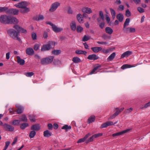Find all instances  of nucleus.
<instances>
[{
	"instance_id": "nucleus-1",
	"label": "nucleus",
	"mask_w": 150,
	"mask_h": 150,
	"mask_svg": "<svg viewBox=\"0 0 150 150\" xmlns=\"http://www.w3.org/2000/svg\"><path fill=\"white\" fill-rule=\"evenodd\" d=\"M0 22L4 24H16L18 23V20L16 18L4 15L0 16Z\"/></svg>"
},
{
	"instance_id": "nucleus-2",
	"label": "nucleus",
	"mask_w": 150,
	"mask_h": 150,
	"mask_svg": "<svg viewBox=\"0 0 150 150\" xmlns=\"http://www.w3.org/2000/svg\"><path fill=\"white\" fill-rule=\"evenodd\" d=\"M28 5V2L25 1H21L15 5L17 7L22 8L20 11L23 13H26L30 11V9L27 7Z\"/></svg>"
},
{
	"instance_id": "nucleus-3",
	"label": "nucleus",
	"mask_w": 150,
	"mask_h": 150,
	"mask_svg": "<svg viewBox=\"0 0 150 150\" xmlns=\"http://www.w3.org/2000/svg\"><path fill=\"white\" fill-rule=\"evenodd\" d=\"M8 34L10 36L14 39H16L19 41H20L21 39L18 37L20 35V33L17 30H16L12 28L9 29L7 30Z\"/></svg>"
},
{
	"instance_id": "nucleus-4",
	"label": "nucleus",
	"mask_w": 150,
	"mask_h": 150,
	"mask_svg": "<svg viewBox=\"0 0 150 150\" xmlns=\"http://www.w3.org/2000/svg\"><path fill=\"white\" fill-rule=\"evenodd\" d=\"M56 43L54 41H49L47 44L43 45L42 46L41 49V51H46L53 49Z\"/></svg>"
},
{
	"instance_id": "nucleus-5",
	"label": "nucleus",
	"mask_w": 150,
	"mask_h": 150,
	"mask_svg": "<svg viewBox=\"0 0 150 150\" xmlns=\"http://www.w3.org/2000/svg\"><path fill=\"white\" fill-rule=\"evenodd\" d=\"M54 58V57L50 56L43 58L41 59V63L43 65H47L52 63Z\"/></svg>"
},
{
	"instance_id": "nucleus-6",
	"label": "nucleus",
	"mask_w": 150,
	"mask_h": 150,
	"mask_svg": "<svg viewBox=\"0 0 150 150\" xmlns=\"http://www.w3.org/2000/svg\"><path fill=\"white\" fill-rule=\"evenodd\" d=\"M13 28L18 31L19 33H20V32L25 34L27 32V31L26 30L18 25H14Z\"/></svg>"
},
{
	"instance_id": "nucleus-7",
	"label": "nucleus",
	"mask_w": 150,
	"mask_h": 150,
	"mask_svg": "<svg viewBox=\"0 0 150 150\" xmlns=\"http://www.w3.org/2000/svg\"><path fill=\"white\" fill-rule=\"evenodd\" d=\"M60 5V4L57 2L53 3L52 4L51 7L49 9V11L50 12L54 11Z\"/></svg>"
},
{
	"instance_id": "nucleus-8",
	"label": "nucleus",
	"mask_w": 150,
	"mask_h": 150,
	"mask_svg": "<svg viewBox=\"0 0 150 150\" xmlns=\"http://www.w3.org/2000/svg\"><path fill=\"white\" fill-rule=\"evenodd\" d=\"M4 129L7 131L12 132L14 129L13 127L11 125L5 123L3 125Z\"/></svg>"
},
{
	"instance_id": "nucleus-9",
	"label": "nucleus",
	"mask_w": 150,
	"mask_h": 150,
	"mask_svg": "<svg viewBox=\"0 0 150 150\" xmlns=\"http://www.w3.org/2000/svg\"><path fill=\"white\" fill-rule=\"evenodd\" d=\"M8 14H13L14 15H17L18 13L19 10L17 9L11 8H8Z\"/></svg>"
},
{
	"instance_id": "nucleus-10",
	"label": "nucleus",
	"mask_w": 150,
	"mask_h": 150,
	"mask_svg": "<svg viewBox=\"0 0 150 150\" xmlns=\"http://www.w3.org/2000/svg\"><path fill=\"white\" fill-rule=\"evenodd\" d=\"M123 30L125 33H132L135 32V29L134 28H126V27L123 28Z\"/></svg>"
},
{
	"instance_id": "nucleus-11",
	"label": "nucleus",
	"mask_w": 150,
	"mask_h": 150,
	"mask_svg": "<svg viewBox=\"0 0 150 150\" xmlns=\"http://www.w3.org/2000/svg\"><path fill=\"white\" fill-rule=\"evenodd\" d=\"M16 106L18 109L17 110L16 112L17 114H20L23 112L24 110V108L23 106L19 104L16 105Z\"/></svg>"
},
{
	"instance_id": "nucleus-12",
	"label": "nucleus",
	"mask_w": 150,
	"mask_h": 150,
	"mask_svg": "<svg viewBox=\"0 0 150 150\" xmlns=\"http://www.w3.org/2000/svg\"><path fill=\"white\" fill-rule=\"evenodd\" d=\"M129 130H130V129H127L126 130H123L121 132H118L117 133L113 134H112V136L113 137H115L116 136H119L120 135H122L124 134H125V133L128 132H129Z\"/></svg>"
},
{
	"instance_id": "nucleus-13",
	"label": "nucleus",
	"mask_w": 150,
	"mask_h": 150,
	"mask_svg": "<svg viewBox=\"0 0 150 150\" xmlns=\"http://www.w3.org/2000/svg\"><path fill=\"white\" fill-rule=\"evenodd\" d=\"M98 58L99 57L95 54L89 55L87 57V59L90 60H95L98 59Z\"/></svg>"
},
{
	"instance_id": "nucleus-14",
	"label": "nucleus",
	"mask_w": 150,
	"mask_h": 150,
	"mask_svg": "<svg viewBox=\"0 0 150 150\" xmlns=\"http://www.w3.org/2000/svg\"><path fill=\"white\" fill-rule=\"evenodd\" d=\"M113 122L112 121H107L106 122L100 126L101 128H106L108 126L112 125Z\"/></svg>"
},
{
	"instance_id": "nucleus-15",
	"label": "nucleus",
	"mask_w": 150,
	"mask_h": 150,
	"mask_svg": "<svg viewBox=\"0 0 150 150\" xmlns=\"http://www.w3.org/2000/svg\"><path fill=\"white\" fill-rule=\"evenodd\" d=\"M91 135V134H90V133H88L83 138L79 139L77 141V143H79L84 142L89 137V136Z\"/></svg>"
},
{
	"instance_id": "nucleus-16",
	"label": "nucleus",
	"mask_w": 150,
	"mask_h": 150,
	"mask_svg": "<svg viewBox=\"0 0 150 150\" xmlns=\"http://www.w3.org/2000/svg\"><path fill=\"white\" fill-rule=\"evenodd\" d=\"M76 18L78 21L80 23H83V18L82 15L80 13L78 14L76 16Z\"/></svg>"
},
{
	"instance_id": "nucleus-17",
	"label": "nucleus",
	"mask_w": 150,
	"mask_h": 150,
	"mask_svg": "<svg viewBox=\"0 0 150 150\" xmlns=\"http://www.w3.org/2000/svg\"><path fill=\"white\" fill-rule=\"evenodd\" d=\"M82 11L83 13H86L88 14H90L92 12L91 9L87 7L83 8Z\"/></svg>"
},
{
	"instance_id": "nucleus-18",
	"label": "nucleus",
	"mask_w": 150,
	"mask_h": 150,
	"mask_svg": "<svg viewBox=\"0 0 150 150\" xmlns=\"http://www.w3.org/2000/svg\"><path fill=\"white\" fill-rule=\"evenodd\" d=\"M26 51V54L29 55H32L34 54V51L33 49L31 47L27 48Z\"/></svg>"
},
{
	"instance_id": "nucleus-19",
	"label": "nucleus",
	"mask_w": 150,
	"mask_h": 150,
	"mask_svg": "<svg viewBox=\"0 0 150 150\" xmlns=\"http://www.w3.org/2000/svg\"><path fill=\"white\" fill-rule=\"evenodd\" d=\"M91 49L95 53H98L102 50V48L100 47H92Z\"/></svg>"
},
{
	"instance_id": "nucleus-20",
	"label": "nucleus",
	"mask_w": 150,
	"mask_h": 150,
	"mask_svg": "<svg viewBox=\"0 0 150 150\" xmlns=\"http://www.w3.org/2000/svg\"><path fill=\"white\" fill-rule=\"evenodd\" d=\"M53 30L56 33H58L62 31L63 30L62 28H58L55 25H54L52 27Z\"/></svg>"
},
{
	"instance_id": "nucleus-21",
	"label": "nucleus",
	"mask_w": 150,
	"mask_h": 150,
	"mask_svg": "<svg viewBox=\"0 0 150 150\" xmlns=\"http://www.w3.org/2000/svg\"><path fill=\"white\" fill-rule=\"evenodd\" d=\"M40 127L39 125L35 124L32 125L31 127V129L34 131H38L40 129Z\"/></svg>"
},
{
	"instance_id": "nucleus-22",
	"label": "nucleus",
	"mask_w": 150,
	"mask_h": 150,
	"mask_svg": "<svg viewBox=\"0 0 150 150\" xmlns=\"http://www.w3.org/2000/svg\"><path fill=\"white\" fill-rule=\"evenodd\" d=\"M132 53L131 52L129 51H127L123 53L121 56V58H122L126 57H128L131 55Z\"/></svg>"
},
{
	"instance_id": "nucleus-23",
	"label": "nucleus",
	"mask_w": 150,
	"mask_h": 150,
	"mask_svg": "<svg viewBox=\"0 0 150 150\" xmlns=\"http://www.w3.org/2000/svg\"><path fill=\"white\" fill-rule=\"evenodd\" d=\"M124 16L122 14L119 13L117 15L116 18L120 22L122 21L124 19Z\"/></svg>"
},
{
	"instance_id": "nucleus-24",
	"label": "nucleus",
	"mask_w": 150,
	"mask_h": 150,
	"mask_svg": "<svg viewBox=\"0 0 150 150\" xmlns=\"http://www.w3.org/2000/svg\"><path fill=\"white\" fill-rule=\"evenodd\" d=\"M52 135V133L48 130H46L44 132L43 135L44 137H50Z\"/></svg>"
},
{
	"instance_id": "nucleus-25",
	"label": "nucleus",
	"mask_w": 150,
	"mask_h": 150,
	"mask_svg": "<svg viewBox=\"0 0 150 150\" xmlns=\"http://www.w3.org/2000/svg\"><path fill=\"white\" fill-rule=\"evenodd\" d=\"M17 62L21 65H23L25 64V61L23 59H21L19 56L17 57Z\"/></svg>"
},
{
	"instance_id": "nucleus-26",
	"label": "nucleus",
	"mask_w": 150,
	"mask_h": 150,
	"mask_svg": "<svg viewBox=\"0 0 150 150\" xmlns=\"http://www.w3.org/2000/svg\"><path fill=\"white\" fill-rule=\"evenodd\" d=\"M70 26L71 29L73 31H75L76 29V25L75 22L73 21L70 24Z\"/></svg>"
},
{
	"instance_id": "nucleus-27",
	"label": "nucleus",
	"mask_w": 150,
	"mask_h": 150,
	"mask_svg": "<svg viewBox=\"0 0 150 150\" xmlns=\"http://www.w3.org/2000/svg\"><path fill=\"white\" fill-rule=\"evenodd\" d=\"M95 116L93 115L91 116L88 119V122L90 124L95 121Z\"/></svg>"
},
{
	"instance_id": "nucleus-28",
	"label": "nucleus",
	"mask_w": 150,
	"mask_h": 150,
	"mask_svg": "<svg viewBox=\"0 0 150 150\" xmlns=\"http://www.w3.org/2000/svg\"><path fill=\"white\" fill-rule=\"evenodd\" d=\"M72 61L75 63H79L81 62L80 59L77 57H74L72 59Z\"/></svg>"
},
{
	"instance_id": "nucleus-29",
	"label": "nucleus",
	"mask_w": 150,
	"mask_h": 150,
	"mask_svg": "<svg viewBox=\"0 0 150 150\" xmlns=\"http://www.w3.org/2000/svg\"><path fill=\"white\" fill-rule=\"evenodd\" d=\"M101 67V66L99 64L96 65L94 68L93 70L90 73V74H92L98 69L100 68Z\"/></svg>"
},
{
	"instance_id": "nucleus-30",
	"label": "nucleus",
	"mask_w": 150,
	"mask_h": 150,
	"mask_svg": "<svg viewBox=\"0 0 150 150\" xmlns=\"http://www.w3.org/2000/svg\"><path fill=\"white\" fill-rule=\"evenodd\" d=\"M105 31L106 32L110 35L113 32L112 29L110 27H106L105 28Z\"/></svg>"
},
{
	"instance_id": "nucleus-31",
	"label": "nucleus",
	"mask_w": 150,
	"mask_h": 150,
	"mask_svg": "<svg viewBox=\"0 0 150 150\" xmlns=\"http://www.w3.org/2000/svg\"><path fill=\"white\" fill-rule=\"evenodd\" d=\"M116 54L115 52L112 53L107 58L108 61H112L115 57Z\"/></svg>"
},
{
	"instance_id": "nucleus-32",
	"label": "nucleus",
	"mask_w": 150,
	"mask_h": 150,
	"mask_svg": "<svg viewBox=\"0 0 150 150\" xmlns=\"http://www.w3.org/2000/svg\"><path fill=\"white\" fill-rule=\"evenodd\" d=\"M8 8L6 7H0V13L5 12V13L8 14Z\"/></svg>"
},
{
	"instance_id": "nucleus-33",
	"label": "nucleus",
	"mask_w": 150,
	"mask_h": 150,
	"mask_svg": "<svg viewBox=\"0 0 150 150\" xmlns=\"http://www.w3.org/2000/svg\"><path fill=\"white\" fill-rule=\"evenodd\" d=\"M20 120L21 121L23 122H27L28 121L27 118L25 115H23L21 117L19 118Z\"/></svg>"
},
{
	"instance_id": "nucleus-34",
	"label": "nucleus",
	"mask_w": 150,
	"mask_h": 150,
	"mask_svg": "<svg viewBox=\"0 0 150 150\" xmlns=\"http://www.w3.org/2000/svg\"><path fill=\"white\" fill-rule=\"evenodd\" d=\"M112 50V48H110L107 49H102L101 50V52L104 54H108L109 52H111Z\"/></svg>"
},
{
	"instance_id": "nucleus-35",
	"label": "nucleus",
	"mask_w": 150,
	"mask_h": 150,
	"mask_svg": "<svg viewBox=\"0 0 150 150\" xmlns=\"http://www.w3.org/2000/svg\"><path fill=\"white\" fill-rule=\"evenodd\" d=\"M110 13L112 16V18L114 19L116 16V13L115 11L114 10L111 8H110Z\"/></svg>"
},
{
	"instance_id": "nucleus-36",
	"label": "nucleus",
	"mask_w": 150,
	"mask_h": 150,
	"mask_svg": "<svg viewBox=\"0 0 150 150\" xmlns=\"http://www.w3.org/2000/svg\"><path fill=\"white\" fill-rule=\"evenodd\" d=\"M71 126H69L67 125L63 126L62 128V129H65L66 131H68L69 130L71 129Z\"/></svg>"
},
{
	"instance_id": "nucleus-37",
	"label": "nucleus",
	"mask_w": 150,
	"mask_h": 150,
	"mask_svg": "<svg viewBox=\"0 0 150 150\" xmlns=\"http://www.w3.org/2000/svg\"><path fill=\"white\" fill-rule=\"evenodd\" d=\"M130 20L129 18H127L125 20L123 25V28L126 27L129 25V23L130 22Z\"/></svg>"
},
{
	"instance_id": "nucleus-38",
	"label": "nucleus",
	"mask_w": 150,
	"mask_h": 150,
	"mask_svg": "<svg viewBox=\"0 0 150 150\" xmlns=\"http://www.w3.org/2000/svg\"><path fill=\"white\" fill-rule=\"evenodd\" d=\"M133 67L132 66L128 64H125L123 65L121 67V68L122 69H125L127 68H130Z\"/></svg>"
},
{
	"instance_id": "nucleus-39",
	"label": "nucleus",
	"mask_w": 150,
	"mask_h": 150,
	"mask_svg": "<svg viewBox=\"0 0 150 150\" xmlns=\"http://www.w3.org/2000/svg\"><path fill=\"white\" fill-rule=\"evenodd\" d=\"M36 134V132L34 130H32L30 132L29 134V137L30 138H33L35 137Z\"/></svg>"
},
{
	"instance_id": "nucleus-40",
	"label": "nucleus",
	"mask_w": 150,
	"mask_h": 150,
	"mask_svg": "<svg viewBox=\"0 0 150 150\" xmlns=\"http://www.w3.org/2000/svg\"><path fill=\"white\" fill-rule=\"evenodd\" d=\"M29 126L28 124L27 123L24 122L21 125L20 128L22 129H24L26 127Z\"/></svg>"
},
{
	"instance_id": "nucleus-41",
	"label": "nucleus",
	"mask_w": 150,
	"mask_h": 150,
	"mask_svg": "<svg viewBox=\"0 0 150 150\" xmlns=\"http://www.w3.org/2000/svg\"><path fill=\"white\" fill-rule=\"evenodd\" d=\"M61 52V51L60 50H54L52 51L53 54L55 55H58Z\"/></svg>"
},
{
	"instance_id": "nucleus-42",
	"label": "nucleus",
	"mask_w": 150,
	"mask_h": 150,
	"mask_svg": "<svg viewBox=\"0 0 150 150\" xmlns=\"http://www.w3.org/2000/svg\"><path fill=\"white\" fill-rule=\"evenodd\" d=\"M29 118L31 122H35V117L32 115H29Z\"/></svg>"
},
{
	"instance_id": "nucleus-43",
	"label": "nucleus",
	"mask_w": 150,
	"mask_h": 150,
	"mask_svg": "<svg viewBox=\"0 0 150 150\" xmlns=\"http://www.w3.org/2000/svg\"><path fill=\"white\" fill-rule=\"evenodd\" d=\"M90 38V37L89 35H85L83 38L82 40L83 42H85L88 41Z\"/></svg>"
},
{
	"instance_id": "nucleus-44",
	"label": "nucleus",
	"mask_w": 150,
	"mask_h": 150,
	"mask_svg": "<svg viewBox=\"0 0 150 150\" xmlns=\"http://www.w3.org/2000/svg\"><path fill=\"white\" fill-rule=\"evenodd\" d=\"M20 122V120H16L13 121L12 124L14 125H19Z\"/></svg>"
},
{
	"instance_id": "nucleus-45",
	"label": "nucleus",
	"mask_w": 150,
	"mask_h": 150,
	"mask_svg": "<svg viewBox=\"0 0 150 150\" xmlns=\"http://www.w3.org/2000/svg\"><path fill=\"white\" fill-rule=\"evenodd\" d=\"M83 30V28L80 25L78 26L77 27V31L78 33H81Z\"/></svg>"
},
{
	"instance_id": "nucleus-46",
	"label": "nucleus",
	"mask_w": 150,
	"mask_h": 150,
	"mask_svg": "<svg viewBox=\"0 0 150 150\" xmlns=\"http://www.w3.org/2000/svg\"><path fill=\"white\" fill-rule=\"evenodd\" d=\"M99 14V17L101 18L102 21H103L104 20V18L103 11H100Z\"/></svg>"
},
{
	"instance_id": "nucleus-47",
	"label": "nucleus",
	"mask_w": 150,
	"mask_h": 150,
	"mask_svg": "<svg viewBox=\"0 0 150 150\" xmlns=\"http://www.w3.org/2000/svg\"><path fill=\"white\" fill-rule=\"evenodd\" d=\"M34 74V73L33 72H29L25 73L24 74L27 77H30L33 76Z\"/></svg>"
},
{
	"instance_id": "nucleus-48",
	"label": "nucleus",
	"mask_w": 150,
	"mask_h": 150,
	"mask_svg": "<svg viewBox=\"0 0 150 150\" xmlns=\"http://www.w3.org/2000/svg\"><path fill=\"white\" fill-rule=\"evenodd\" d=\"M94 138L93 135L91 137H90L86 141V143H88L92 142Z\"/></svg>"
},
{
	"instance_id": "nucleus-49",
	"label": "nucleus",
	"mask_w": 150,
	"mask_h": 150,
	"mask_svg": "<svg viewBox=\"0 0 150 150\" xmlns=\"http://www.w3.org/2000/svg\"><path fill=\"white\" fill-rule=\"evenodd\" d=\"M40 44H36L34 46V49L35 51H37L40 46Z\"/></svg>"
},
{
	"instance_id": "nucleus-50",
	"label": "nucleus",
	"mask_w": 150,
	"mask_h": 150,
	"mask_svg": "<svg viewBox=\"0 0 150 150\" xmlns=\"http://www.w3.org/2000/svg\"><path fill=\"white\" fill-rule=\"evenodd\" d=\"M10 143V142L9 141H7L6 142L5 146L4 148V149L3 150H6L8 148Z\"/></svg>"
},
{
	"instance_id": "nucleus-51",
	"label": "nucleus",
	"mask_w": 150,
	"mask_h": 150,
	"mask_svg": "<svg viewBox=\"0 0 150 150\" xmlns=\"http://www.w3.org/2000/svg\"><path fill=\"white\" fill-rule=\"evenodd\" d=\"M125 15L127 17H129L131 16V13L129 9H127L126 11Z\"/></svg>"
},
{
	"instance_id": "nucleus-52",
	"label": "nucleus",
	"mask_w": 150,
	"mask_h": 150,
	"mask_svg": "<svg viewBox=\"0 0 150 150\" xmlns=\"http://www.w3.org/2000/svg\"><path fill=\"white\" fill-rule=\"evenodd\" d=\"M44 17L42 15H40L38 17L36 18L35 20L36 21H40L43 20Z\"/></svg>"
},
{
	"instance_id": "nucleus-53",
	"label": "nucleus",
	"mask_w": 150,
	"mask_h": 150,
	"mask_svg": "<svg viewBox=\"0 0 150 150\" xmlns=\"http://www.w3.org/2000/svg\"><path fill=\"white\" fill-rule=\"evenodd\" d=\"M31 35L32 38L33 40H35L36 39L37 35L36 33H32Z\"/></svg>"
},
{
	"instance_id": "nucleus-54",
	"label": "nucleus",
	"mask_w": 150,
	"mask_h": 150,
	"mask_svg": "<svg viewBox=\"0 0 150 150\" xmlns=\"http://www.w3.org/2000/svg\"><path fill=\"white\" fill-rule=\"evenodd\" d=\"M138 11L140 13H142L144 12V10L142 7H138L137 8Z\"/></svg>"
},
{
	"instance_id": "nucleus-55",
	"label": "nucleus",
	"mask_w": 150,
	"mask_h": 150,
	"mask_svg": "<svg viewBox=\"0 0 150 150\" xmlns=\"http://www.w3.org/2000/svg\"><path fill=\"white\" fill-rule=\"evenodd\" d=\"M103 135V134L102 133H98V134H95L94 135H93V136H94V138H97V137H100V136H101L102 135Z\"/></svg>"
},
{
	"instance_id": "nucleus-56",
	"label": "nucleus",
	"mask_w": 150,
	"mask_h": 150,
	"mask_svg": "<svg viewBox=\"0 0 150 150\" xmlns=\"http://www.w3.org/2000/svg\"><path fill=\"white\" fill-rule=\"evenodd\" d=\"M105 25V23L104 21H103L99 25V27L101 28L102 29L104 27Z\"/></svg>"
},
{
	"instance_id": "nucleus-57",
	"label": "nucleus",
	"mask_w": 150,
	"mask_h": 150,
	"mask_svg": "<svg viewBox=\"0 0 150 150\" xmlns=\"http://www.w3.org/2000/svg\"><path fill=\"white\" fill-rule=\"evenodd\" d=\"M102 38L104 40L109 38V37L106 34L103 35L102 36Z\"/></svg>"
},
{
	"instance_id": "nucleus-58",
	"label": "nucleus",
	"mask_w": 150,
	"mask_h": 150,
	"mask_svg": "<svg viewBox=\"0 0 150 150\" xmlns=\"http://www.w3.org/2000/svg\"><path fill=\"white\" fill-rule=\"evenodd\" d=\"M9 113L11 114H13L16 112L15 111L13 108H10L9 109Z\"/></svg>"
},
{
	"instance_id": "nucleus-59",
	"label": "nucleus",
	"mask_w": 150,
	"mask_h": 150,
	"mask_svg": "<svg viewBox=\"0 0 150 150\" xmlns=\"http://www.w3.org/2000/svg\"><path fill=\"white\" fill-rule=\"evenodd\" d=\"M105 19L108 23H109L110 21V18L108 16V15L106 14L105 15Z\"/></svg>"
},
{
	"instance_id": "nucleus-60",
	"label": "nucleus",
	"mask_w": 150,
	"mask_h": 150,
	"mask_svg": "<svg viewBox=\"0 0 150 150\" xmlns=\"http://www.w3.org/2000/svg\"><path fill=\"white\" fill-rule=\"evenodd\" d=\"M17 137H15L13 139V142L12 143L11 145L12 146H13L16 143V142H17Z\"/></svg>"
},
{
	"instance_id": "nucleus-61",
	"label": "nucleus",
	"mask_w": 150,
	"mask_h": 150,
	"mask_svg": "<svg viewBox=\"0 0 150 150\" xmlns=\"http://www.w3.org/2000/svg\"><path fill=\"white\" fill-rule=\"evenodd\" d=\"M48 129L49 130H52L53 129V126L52 124L51 123L48 124L47 125Z\"/></svg>"
},
{
	"instance_id": "nucleus-62",
	"label": "nucleus",
	"mask_w": 150,
	"mask_h": 150,
	"mask_svg": "<svg viewBox=\"0 0 150 150\" xmlns=\"http://www.w3.org/2000/svg\"><path fill=\"white\" fill-rule=\"evenodd\" d=\"M48 33L46 31L44 32L43 34V37L45 39H46L48 37Z\"/></svg>"
},
{
	"instance_id": "nucleus-63",
	"label": "nucleus",
	"mask_w": 150,
	"mask_h": 150,
	"mask_svg": "<svg viewBox=\"0 0 150 150\" xmlns=\"http://www.w3.org/2000/svg\"><path fill=\"white\" fill-rule=\"evenodd\" d=\"M82 50H76L75 52L76 54H82Z\"/></svg>"
},
{
	"instance_id": "nucleus-64",
	"label": "nucleus",
	"mask_w": 150,
	"mask_h": 150,
	"mask_svg": "<svg viewBox=\"0 0 150 150\" xmlns=\"http://www.w3.org/2000/svg\"><path fill=\"white\" fill-rule=\"evenodd\" d=\"M68 12L69 14H72L73 13V11L70 7L68 8Z\"/></svg>"
}]
</instances>
